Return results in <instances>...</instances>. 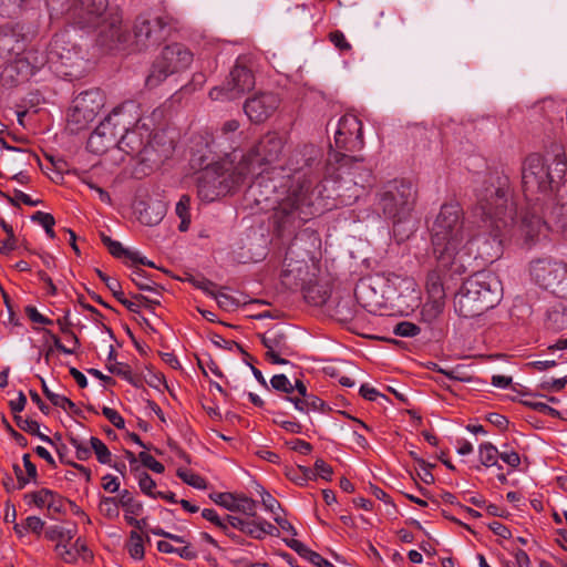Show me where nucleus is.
I'll use <instances>...</instances> for the list:
<instances>
[{
  "mask_svg": "<svg viewBox=\"0 0 567 567\" xmlns=\"http://www.w3.org/2000/svg\"><path fill=\"white\" fill-rule=\"evenodd\" d=\"M567 158L560 146L551 154H529L522 164V192L526 207L517 218L509 181L498 174H486L475 188L473 216L485 233L495 239L519 234L533 241L545 228L544 216L567 230Z\"/></svg>",
  "mask_w": 567,
  "mask_h": 567,
  "instance_id": "obj_1",
  "label": "nucleus"
},
{
  "mask_svg": "<svg viewBox=\"0 0 567 567\" xmlns=\"http://www.w3.org/2000/svg\"><path fill=\"white\" fill-rule=\"evenodd\" d=\"M322 151L313 144H305L296 147L289 155L286 167L281 172H288L281 177L288 178L290 185L284 198L276 199L275 220L279 228L298 225L308 221L313 215L309 192L313 183L319 181V171L322 162Z\"/></svg>",
  "mask_w": 567,
  "mask_h": 567,
  "instance_id": "obj_2",
  "label": "nucleus"
},
{
  "mask_svg": "<svg viewBox=\"0 0 567 567\" xmlns=\"http://www.w3.org/2000/svg\"><path fill=\"white\" fill-rule=\"evenodd\" d=\"M429 230L432 256L439 267L456 275L464 274L471 257L468 245L475 234L466 225L462 206L456 202L443 204Z\"/></svg>",
  "mask_w": 567,
  "mask_h": 567,
  "instance_id": "obj_3",
  "label": "nucleus"
},
{
  "mask_svg": "<svg viewBox=\"0 0 567 567\" xmlns=\"http://www.w3.org/2000/svg\"><path fill=\"white\" fill-rule=\"evenodd\" d=\"M286 144L285 137L278 132H267L248 151H238L239 163H245L248 168V177L251 182L249 192L256 197L257 203L277 199L272 194L278 187H286V184L278 183L275 178L276 167L262 168L277 162L282 154Z\"/></svg>",
  "mask_w": 567,
  "mask_h": 567,
  "instance_id": "obj_4",
  "label": "nucleus"
},
{
  "mask_svg": "<svg viewBox=\"0 0 567 567\" xmlns=\"http://www.w3.org/2000/svg\"><path fill=\"white\" fill-rule=\"evenodd\" d=\"M238 152L234 150L219 161L207 164L196 178L197 196L202 202L212 203L231 194L241 186L251 184L248 168L239 163Z\"/></svg>",
  "mask_w": 567,
  "mask_h": 567,
  "instance_id": "obj_5",
  "label": "nucleus"
},
{
  "mask_svg": "<svg viewBox=\"0 0 567 567\" xmlns=\"http://www.w3.org/2000/svg\"><path fill=\"white\" fill-rule=\"evenodd\" d=\"M68 19L81 29L100 28V41L110 49L126 42L122 17L109 8V0H74L66 9Z\"/></svg>",
  "mask_w": 567,
  "mask_h": 567,
  "instance_id": "obj_6",
  "label": "nucleus"
},
{
  "mask_svg": "<svg viewBox=\"0 0 567 567\" xmlns=\"http://www.w3.org/2000/svg\"><path fill=\"white\" fill-rule=\"evenodd\" d=\"M47 54L48 63L61 76L73 81L83 75L86 61L69 31L54 34Z\"/></svg>",
  "mask_w": 567,
  "mask_h": 567,
  "instance_id": "obj_7",
  "label": "nucleus"
},
{
  "mask_svg": "<svg viewBox=\"0 0 567 567\" xmlns=\"http://www.w3.org/2000/svg\"><path fill=\"white\" fill-rule=\"evenodd\" d=\"M417 192L412 182L394 179L379 194V206L384 216L394 224L404 220L414 209Z\"/></svg>",
  "mask_w": 567,
  "mask_h": 567,
  "instance_id": "obj_8",
  "label": "nucleus"
},
{
  "mask_svg": "<svg viewBox=\"0 0 567 567\" xmlns=\"http://www.w3.org/2000/svg\"><path fill=\"white\" fill-rule=\"evenodd\" d=\"M27 35L19 25L0 27V68H13L18 74H31V66L25 55Z\"/></svg>",
  "mask_w": 567,
  "mask_h": 567,
  "instance_id": "obj_9",
  "label": "nucleus"
},
{
  "mask_svg": "<svg viewBox=\"0 0 567 567\" xmlns=\"http://www.w3.org/2000/svg\"><path fill=\"white\" fill-rule=\"evenodd\" d=\"M193 61L194 54L185 44L176 42L166 45L153 63L146 85L157 86L169 75L188 69Z\"/></svg>",
  "mask_w": 567,
  "mask_h": 567,
  "instance_id": "obj_10",
  "label": "nucleus"
},
{
  "mask_svg": "<svg viewBox=\"0 0 567 567\" xmlns=\"http://www.w3.org/2000/svg\"><path fill=\"white\" fill-rule=\"evenodd\" d=\"M105 96L100 89H90L74 97L68 111V128L71 133L86 130L104 106Z\"/></svg>",
  "mask_w": 567,
  "mask_h": 567,
  "instance_id": "obj_11",
  "label": "nucleus"
},
{
  "mask_svg": "<svg viewBox=\"0 0 567 567\" xmlns=\"http://www.w3.org/2000/svg\"><path fill=\"white\" fill-rule=\"evenodd\" d=\"M462 287L477 300L483 312L494 308L501 300V282L491 272H477L467 278Z\"/></svg>",
  "mask_w": 567,
  "mask_h": 567,
  "instance_id": "obj_12",
  "label": "nucleus"
},
{
  "mask_svg": "<svg viewBox=\"0 0 567 567\" xmlns=\"http://www.w3.org/2000/svg\"><path fill=\"white\" fill-rule=\"evenodd\" d=\"M255 86V76L250 69L243 65L239 60L231 69L223 86L209 91L212 100H236Z\"/></svg>",
  "mask_w": 567,
  "mask_h": 567,
  "instance_id": "obj_13",
  "label": "nucleus"
},
{
  "mask_svg": "<svg viewBox=\"0 0 567 567\" xmlns=\"http://www.w3.org/2000/svg\"><path fill=\"white\" fill-rule=\"evenodd\" d=\"M334 144L338 148L355 152L363 147L362 123L353 114H344L338 121L334 132Z\"/></svg>",
  "mask_w": 567,
  "mask_h": 567,
  "instance_id": "obj_14",
  "label": "nucleus"
},
{
  "mask_svg": "<svg viewBox=\"0 0 567 567\" xmlns=\"http://www.w3.org/2000/svg\"><path fill=\"white\" fill-rule=\"evenodd\" d=\"M567 262L556 260L551 257L533 259L529 262V276L538 287L551 291L559 276L564 275Z\"/></svg>",
  "mask_w": 567,
  "mask_h": 567,
  "instance_id": "obj_15",
  "label": "nucleus"
},
{
  "mask_svg": "<svg viewBox=\"0 0 567 567\" xmlns=\"http://www.w3.org/2000/svg\"><path fill=\"white\" fill-rule=\"evenodd\" d=\"M167 25L164 18L157 17L154 20L145 16H138L134 23L135 45L138 50L147 49L156 45L161 40V33Z\"/></svg>",
  "mask_w": 567,
  "mask_h": 567,
  "instance_id": "obj_16",
  "label": "nucleus"
},
{
  "mask_svg": "<svg viewBox=\"0 0 567 567\" xmlns=\"http://www.w3.org/2000/svg\"><path fill=\"white\" fill-rule=\"evenodd\" d=\"M280 97L272 92H261L248 99L244 104V111L254 123H262L269 118L279 107Z\"/></svg>",
  "mask_w": 567,
  "mask_h": 567,
  "instance_id": "obj_17",
  "label": "nucleus"
},
{
  "mask_svg": "<svg viewBox=\"0 0 567 567\" xmlns=\"http://www.w3.org/2000/svg\"><path fill=\"white\" fill-rule=\"evenodd\" d=\"M332 161L339 165L338 171H340L341 174H348L351 176V181L355 185H361L363 187L364 183L369 182L371 172L363 166L362 159L337 152L334 154H330L329 162Z\"/></svg>",
  "mask_w": 567,
  "mask_h": 567,
  "instance_id": "obj_18",
  "label": "nucleus"
},
{
  "mask_svg": "<svg viewBox=\"0 0 567 567\" xmlns=\"http://www.w3.org/2000/svg\"><path fill=\"white\" fill-rule=\"evenodd\" d=\"M228 527L236 528L255 539H262L266 535H272L276 527L260 517L241 518L233 515H226Z\"/></svg>",
  "mask_w": 567,
  "mask_h": 567,
  "instance_id": "obj_19",
  "label": "nucleus"
},
{
  "mask_svg": "<svg viewBox=\"0 0 567 567\" xmlns=\"http://www.w3.org/2000/svg\"><path fill=\"white\" fill-rule=\"evenodd\" d=\"M107 118L120 135L131 130L140 122L137 106L133 102H126L114 107L107 115Z\"/></svg>",
  "mask_w": 567,
  "mask_h": 567,
  "instance_id": "obj_20",
  "label": "nucleus"
},
{
  "mask_svg": "<svg viewBox=\"0 0 567 567\" xmlns=\"http://www.w3.org/2000/svg\"><path fill=\"white\" fill-rule=\"evenodd\" d=\"M287 400L295 405L296 410L302 413L324 412L327 406L323 400L308 393L306 384L299 380L296 381V394L287 396Z\"/></svg>",
  "mask_w": 567,
  "mask_h": 567,
  "instance_id": "obj_21",
  "label": "nucleus"
},
{
  "mask_svg": "<svg viewBox=\"0 0 567 567\" xmlns=\"http://www.w3.org/2000/svg\"><path fill=\"white\" fill-rule=\"evenodd\" d=\"M210 498L214 503L230 512H241L247 516H256L257 502L249 497L235 496L231 493H215L210 495Z\"/></svg>",
  "mask_w": 567,
  "mask_h": 567,
  "instance_id": "obj_22",
  "label": "nucleus"
},
{
  "mask_svg": "<svg viewBox=\"0 0 567 567\" xmlns=\"http://www.w3.org/2000/svg\"><path fill=\"white\" fill-rule=\"evenodd\" d=\"M56 324L59 326L60 331L68 338V341L72 344V348L65 347L61 342L60 338L51 330L44 329V333L52 340L54 348L60 352L65 354L75 353L81 343L78 336L72 330L73 323L70 320V311H66L63 317L56 319Z\"/></svg>",
  "mask_w": 567,
  "mask_h": 567,
  "instance_id": "obj_23",
  "label": "nucleus"
},
{
  "mask_svg": "<svg viewBox=\"0 0 567 567\" xmlns=\"http://www.w3.org/2000/svg\"><path fill=\"white\" fill-rule=\"evenodd\" d=\"M136 209L138 220L146 226L159 224L167 212L166 204L159 199L140 202Z\"/></svg>",
  "mask_w": 567,
  "mask_h": 567,
  "instance_id": "obj_24",
  "label": "nucleus"
},
{
  "mask_svg": "<svg viewBox=\"0 0 567 567\" xmlns=\"http://www.w3.org/2000/svg\"><path fill=\"white\" fill-rule=\"evenodd\" d=\"M54 550L66 564H75L79 558H82L84 561L93 558L92 551L81 538H78L72 547H69L68 544L58 543Z\"/></svg>",
  "mask_w": 567,
  "mask_h": 567,
  "instance_id": "obj_25",
  "label": "nucleus"
},
{
  "mask_svg": "<svg viewBox=\"0 0 567 567\" xmlns=\"http://www.w3.org/2000/svg\"><path fill=\"white\" fill-rule=\"evenodd\" d=\"M145 145L144 134L137 125L121 134L117 143V147L128 155L140 154Z\"/></svg>",
  "mask_w": 567,
  "mask_h": 567,
  "instance_id": "obj_26",
  "label": "nucleus"
},
{
  "mask_svg": "<svg viewBox=\"0 0 567 567\" xmlns=\"http://www.w3.org/2000/svg\"><path fill=\"white\" fill-rule=\"evenodd\" d=\"M454 309L460 317L475 318L484 312L477 300L473 298L463 287L454 297Z\"/></svg>",
  "mask_w": 567,
  "mask_h": 567,
  "instance_id": "obj_27",
  "label": "nucleus"
},
{
  "mask_svg": "<svg viewBox=\"0 0 567 567\" xmlns=\"http://www.w3.org/2000/svg\"><path fill=\"white\" fill-rule=\"evenodd\" d=\"M262 346L267 352L281 353L290 357L293 353L292 348L288 344L287 336L280 330H270L260 337Z\"/></svg>",
  "mask_w": 567,
  "mask_h": 567,
  "instance_id": "obj_28",
  "label": "nucleus"
},
{
  "mask_svg": "<svg viewBox=\"0 0 567 567\" xmlns=\"http://www.w3.org/2000/svg\"><path fill=\"white\" fill-rule=\"evenodd\" d=\"M305 300L312 306L320 307L326 305L331 296V288L328 284H309L302 287Z\"/></svg>",
  "mask_w": 567,
  "mask_h": 567,
  "instance_id": "obj_29",
  "label": "nucleus"
},
{
  "mask_svg": "<svg viewBox=\"0 0 567 567\" xmlns=\"http://www.w3.org/2000/svg\"><path fill=\"white\" fill-rule=\"evenodd\" d=\"M452 271L451 269L436 268L430 270L426 276L425 290L427 298L445 299V289L443 284V271Z\"/></svg>",
  "mask_w": 567,
  "mask_h": 567,
  "instance_id": "obj_30",
  "label": "nucleus"
},
{
  "mask_svg": "<svg viewBox=\"0 0 567 567\" xmlns=\"http://www.w3.org/2000/svg\"><path fill=\"white\" fill-rule=\"evenodd\" d=\"M445 299L427 298L420 311L421 320L425 323H434L443 313Z\"/></svg>",
  "mask_w": 567,
  "mask_h": 567,
  "instance_id": "obj_31",
  "label": "nucleus"
},
{
  "mask_svg": "<svg viewBox=\"0 0 567 567\" xmlns=\"http://www.w3.org/2000/svg\"><path fill=\"white\" fill-rule=\"evenodd\" d=\"M117 503L123 508L125 516H140L143 513V504L135 499L128 489H122L117 496Z\"/></svg>",
  "mask_w": 567,
  "mask_h": 567,
  "instance_id": "obj_32",
  "label": "nucleus"
},
{
  "mask_svg": "<svg viewBox=\"0 0 567 567\" xmlns=\"http://www.w3.org/2000/svg\"><path fill=\"white\" fill-rule=\"evenodd\" d=\"M131 279L140 290L161 296L159 286L156 285V282L147 276L146 271L140 267H134L131 274Z\"/></svg>",
  "mask_w": 567,
  "mask_h": 567,
  "instance_id": "obj_33",
  "label": "nucleus"
},
{
  "mask_svg": "<svg viewBox=\"0 0 567 567\" xmlns=\"http://www.w3.org/2000/svg\"><path fill=\"white\" fill-rule=\"evenodd\" d=\"M134 301L126 299L124 296L120 297L117 301H120L128 311L137 313L140 311L141 306H144L148 309H154L156 306L161 305V300L157 298H148L144 295H133Z\"/></svg>",
  "mask_w": 567,
  "mask_h": 567,
  "instance_id": "obj_34",
  "label": "nucleus"
},
{
  "mask_svg": "<svg viewBox=\"0 0 567 567\" xmlns=\"http://www.w3.org/2000/svg\"><path fill=\"white\" fill-rule=\"evenodd\" d=\"M14 422H16L17 426L19 429H21L22 431H24L31 435L38 436L41 441H43L45 443L53 444V441L51 437H49L48 435L40 432V425L37 421L16 414Z\"/></svg>",
  "mask_w": 567,
  "mask_h": 567,
  "instance_id": "obj_35",
  "label": "nucleus"
},
{
  "mask_svg": "<svg viewBox=\"0 0 567 567\" xmlns=\"http://www.w3.org/2000/svg\"><path fill=\"white\" fill-rule=\"evenodd\" d=\"M286 476L293 483L302 486L308 481L316 480V474L312 468L308 466L298 465L297 467H287Z\"/></svg>",
  "mask_w": 567,
  "mask_h": 567,
  "instance_id": "obj_36",
  "label": "nucleus"
},
{
  "mask_svg": "<svg viewBox=\"0 0 567 567\" xmlns=\"http://www.w3.org/2000/svg\"><path fill=\"white\" fill-rule=\"evenodd\" d=\"M190 197L188 195H182L176 204L175 213L181 218L178 229L181 231H187L190 225Z\"/></svg>",
  "mask_w": 567,
  "mask_h": 567,
  "instance_id": "obj_37",
  "label": "nucleus"
},
{
  "mask_svg": "<svg viewBox=\"0 0 567 567\" xmlns=\"http://www.w3.org/2000/svg\"><path fill=\"white\" fill-rule=\"evenodd\" d=\"M478 457L482 465L486 467L501 466L497 463L498 450L489 442L482 443L478 446Z\"/></svg>",
  "mask_w": 567,
  "mask_h": 567,
  "instance_id": "obj_38",
  "label": "nucleus"
},
{
  "mask_svg": "<svg viewBox=\"0 0 567 567\" xmlns=\"http://www.w3.org/2000/svg\"><path fill=\"white\" fill-rule=\"evenodd\" d=\"M120 503L117 496H102L99 503L100 513L109 519H115L120 516Z\"/></svg>",
  "mask_w": 567,
  "mask_h": 567,
  "instance_id": "obj_39",
  "label": "nucleus"
},
{
  "mask_svg": "<svg viewBox=\"0 0 567 567\" xmlns=\"http://www.w3.org/2000/svg\"><path fill=\"white\" fill-rule=\"evenodd\" d=\"M28 0H0V14L7 18L19 16L25 8Z\"/></svg>",
  "mask_w": 567,
  "mask_h": 567,
  "instance_id": "obj_40",
  "label": "nucleus"
},
{
  "mask_svg": "<svg viewBox=\"0 0 567 567\" xmlns=\"http://www.w3.org/2000/svg\"><path fill=\"white\" fill-rule=\"evenodd\" d=\"M353 299L350 295L340 298L334 308V313L341 321L351 320L354 316Z\"/></svg>",
  "mask_w": 567,
  "mask_h": 567,
  "instance_id": "obj_41",
  "label": "nucleus"
},
{
  "mask_svg": "<svg viewBox=\"0 0 567 567\" xmlns=\"http://www.w3.org/2000/svg\"><path fill=\"white\" fill-rule=\"evenodd\" d=\"M106 141L97 130H94L87 140V148L95 154H102L110 147L115 146L112 142L106 143Z\"/></svg>",
  "mask_w": 567,
  "mask_h": 567,
  "instance_id": "obj_42",
  "label": "nucleus"
},
{
  "mask_svg": "<svg viewBox=\"0 0 567 567\" xmlns=\"http://www.w3.org/2000/svg\"><path fill=\"white\" fill-rule=\"evenodd\" d=\"M127 550L132 558L140 560L144 557V545L142 535L137 530H132L127 544Z\"/></svg>",
  "mask_w": 567,
  "mask_h": 567,
  "instance_id": "obj_43",
  "label": "nucleus"
},
{
  "mask_svg": "<svg viewBox=\"0 0 567 567\" xmlns=\"http://www.w3.org/2000/svg\"><path fill=\"white\" fill-rule=\"evenodd\" d=\"M91 449L94 451L97 461L101 464H110L112 461V454L105 443L99 437L92 436L90 439Z\"/></svg>",
  "mask_w": 567,
  "mask_h": 567,
  "instance_id": "obj_44",
  "label": "nucleus"
},
{
  "mask_svg": "<svg viewBox=\"0 0 567 567\" xmlns=\"http://www.w3.org/2000/svg\"><path fill=\"white\" fill-rule=\"evenodd\" d=\"M31 219L40 224L51 239L55 238V233L53 230L55 219L51 214L39 210L31 216Z\"/></svg>",
  "mask_w": 567,
  "mask_h": 567,
  "instance_id": "obj_45",
  "label": "nucleus"
},
{
  "mask_svg": "<svg viewBox=\"0 0 567 567\" xmlns=\"http://www.w3.org/2000/svg\"><path fill=\"white\" fill-rule=\"evenodd\" d=\"M270 384L274 390L287 393L288 396L296 394V384L292 385L285 374H275L270 379Z\"/></svg>",
  "mask_w": 567,
  "mask_h": 567,
  "instance_id": "obj_46",
  "label": "nucleus"
},
{
  "mask_svg": "<svg viewBox=\"0 0 567 567\" xmlns=\"http://www.w3.org/2000/svg\"><path fill=\"white\" fill-rule=\"evenodd\" d=\"M75 534V529H68L60 526H54L47 532V537L50 540H56L61 544H68Z\"/></svg>",
  "mask_w": 567,
  "mask_h": 567,
  "instance_id": "obj_47",
  "label": "nucleus"
},
{
  "mask_svg": "<svg viewBox=\"0 0 567 567\" xmlns=\"http://www.w3.org/2000/svg\"><path fill=\"white\" fill-rule=\"evenodd\" d=\"M95 130H97L101 135L107 140L106 143L112 142L115 146H117L120 134L112 125L107 116L97 125Z\"/></svg>",
  "mask_w": 567,
  "mask_h": 567,
  "instance_id": "obj_48",
  "label": "nucleus"
},
{
  "mask_svg": "<svg viewBox=\"0 0 567 567\" xmlns=\"http://www.w3.org/2000/svg\"><path fill=\"white\" fill-rule=\"evenodd\" d=\"M137 480H138V486H140L141 491L145 495L156 498L157 492L154 491V488L156 487V483L150 476V474L146 472H141L137 474Z\"/></svg>",
  "mask_w": 567,
  "mask_h": 567,
  "instance_id": "obj_49",
  "label": "nucleus"
},
{
  "mask_svg": "<svg viewBox=\"0 0 567 567\" xmlns=\"http://www.w3.org/2000/svg\"><path fill=\"white\" fill-rule=\"evenodd\" d=\"M393 332L399 337L412 338L417 336L421 332V329L413 322L401 321L394 327Z\"/></svg>",
  "mask_w": 567,
  "mask_h": 567,
  "instance_id": "obj_50",
  "label": "nucleus"
},
{
  "mask_svg": "<svg viewBox=\"0 0 567 567\" xmlns=\"http://www.w3.org/2000/svg\"><path fill=\"white\" fill-rule=\"evenodd\" d=\"M95 272L116 299H118L120 297H123L124 292L122 291L121 284L118 282L117 279L109 277L106 274H104L100 269H95Z\"/></svg>",
  "mask_w": 567,
  "mask_h": 567,
  "instance_id": "obj_51",
  "label": "nucleus"
},
{
  "mask_svg": "<svg viewBox=\"0 0 567 567\" xmlns=\"http://www.w3.org/2000/svg\"><path fill=\"white\" fill-rule=\"evenodd\" d=\"M177 476L183 480V482H185L186 484L193 486V487H196V488H205L206 485H205V480L197 475V474H194L192 472H188V471H184V470H178L177 471Z\"/></svg>",
  "mask_w": 567,
  "mask_h": 567,
  "instance_id": "obj_52",
  "label": "nucleus"
},
{
  "mask_svg": "<svg viewBox=\"0 0 567 567\" xmlns=\"http://www.w3.org/2000/svg\"><path fill=\"white\" fill-rule=\"evenodd\" d=\"M107 249L112 256L115 258H127V259H136L137 252L125 249L120 241L113 240Z\"/></svg>",
  "mask_w": 567,
  "mask_h": 567,
  "instance_id": "obj_53",
  "label": "nucleus"
},
{
  "mask_svg": "<svg viewBox=\"0 0 567 567\" xmlns=\"http://www.w3.org/2000/svg\"><path fill=\"white\" fill-rule=\"evenodd\" d=\"M35 506L42 508L47 507L49 502L53 501L54 493L48 488H42L29 495Z\"/></svg>",
  "mask_w": 567,
  "mask_h": 567,
  "instance_id": "obj_54",
  "label": "nucleus"
},
{
  "mask_svg": "<svg viewBox=\"0 0 567 567\" xmlns=\"http://www.w3.org/2000/svg\"><path fill=\"white\" fill-rule=\"evenodd\" d=\"M138 461H141V463L152 470L153 472L155 473H163L165 471V467L164 465L156 461L151 454H148L147 452H140L138 454Z\"/></svg>",
  "mask_w": 567,
  "mask_h": 567,
  "instance_id": "obj_55",
  "label": "nucleus"
},
{
  "mask_svg": "<svg viewBox=\"0 0 567 567\" xmlns=\"http://www.w3.org/2000/svg\"><path fill=\"white\" fill-rule=\"evenodd\" d=\"M523 404H525L526 406H528L537 412L550 415L553 417H558L560 414L556 409L549 406L547 403H544V402L524 400Z\"/></svg>",
  "mask_w": 567,
  "mask_h": 567,
  "instance_id": "obj_56",
  "label": "nucleus"
},
{
  "mask_svg": "<svg viewBox=\"0 0 567 567\" xmlns=\"http://www.w3.org/2000/svg\"><path fill=\"white\" fill-rule=\"evenodd\" d=\"M51 403L58 408L63 409L65 412L70 413H78L79 410L76 409V405L73 401H71L69 398L60 394L51 395Z\"/></svg>",
  "mask_w": 567,
  "mask_h": 567,
  "instance_id": "obj_57",
  "label": "nucleus"
},
{
  "mask_svg": "<svg viewBox=\"0 0 567 567\" xmlns=\"http://www.w3.org/2000/svg\"><path fill=\"white\" fill-rule=\"evenodd\" d=\"M202 516L205 519H207L210 523H213L214 525H216L217 527H219L220 529H223L225 532L228 529V522H227L226 517L225 518H220L215 509H213V508H204L202 511Z\"/></svg>",
  "mask_w": 567,
  "mask_h": 567,
  "instance_id": "obj_58",
  "label": "nucleus"
},
{
  "mask_svg": "<svg viewBox=\"0 0 567 567\" xmlns=\"http://www.w3.org/2000/svg\"><path fill=\"white\" fill-rule=\"evenodd\" d=\"M329 40L340 51L351 50V44L347 41L343 32L340 30H334L330 32Z\"/></svg>",
  "mask_w": 567,
  "mask_h": 567,
  "instance_id": "obj_59",
  "label": "nucleus"
},
{
  "mask_svg": "<svg viewBox=\"0 0 567 567\" xmlns=\"http://www.w3.org/2000/svg\"><path fill=\"white\" fill-rule=\"evenodd\" d=\"M7 198L13 206H19L20 203H23L24 205L28 206H37L41 203V200H34L28 194L19 189H14L13 197L8 196Z\"/></svg>",
  "mask_w": 567,
  "mask_h": 567,
  "instance_id": "obj_60",
  "label": "nucleus"
},
{
  "mask_svg": "<svg viewBox=\"0 0 567 567\" xmlns=\"http://www.w3.org/2000/svg\"><path fill=\"white\" fill-rule=\"evenodd\" d=\"M564 275L559 276L556 284H554V288L551 289V293L558 298L567 300V264L564 269Z\"/></svg>",
  "mask_w": 567,
  "mask_h": 567,
  "instance_id": "obj_61",
  "label": "nucleus"
},
{
  "mask_svg": "<svg viewBox=\"0 0 567 567\" xmlns=\"http://www.w3.org/2000/svg\"><path fill=\"white\" fill-rule=\"evenodd\" d=\"M312 471H315L316 478L321 477L326 481H330L333 474L332 467L321 458L315 462Z\"/></svg>",
  "mask_w": 567,
  "mask_h": 567,
  "instance_id": "obj_62",
  "label": "nucleus"
},
{
  "mask_svg": "<svg viewBox=\"0 0 567 567\" xmlns=\"http://www.w3.org/2000/svg\"><path fill=\"white\" fill-rule=\"evenodd\" d=\"M102 414L118 430H122L124 429L125 426V421L124 419L121 416V414L112 409V408H109V406H103L102 409Z\"/></svg>",
  "mask_w": 567,
  "mask_h": 567,
  "instance_id": "obj_63",
  "label": "nucleus"
},
{
  "mask_svg": "<svg viewBox=\"0 0 567 567\" xmlns=\"http://www.w3.org/2000/svg\"><path fill=\"white\" fill-rule=\"evenodd\" d=\"M261 501L265 508L270 512L274 516L281 511L280 503L268 492L264 491L261 493Z\"/></svg>",
  "mask_w": 567,
  "mask_h": 567,
  "instance_id": "obj_64",
  "label": "nucleus"
}]
</instances>
